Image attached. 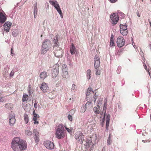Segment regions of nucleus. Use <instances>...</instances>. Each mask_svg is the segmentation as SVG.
Wrapping results in <instances>:
<instances>
[{
  "instance_id": "obj_1",
  "label": "nucleus",
  "mask_w": 151,
  "mask_h": 151,
  "mask_svg": "<svg viewBox=\"0 0 151 151\" xmlns=\"http://www.w3.org/2000/svg\"><path fill=\"white\" fill-rule=\"evenodd\" d=\"M11 146L14 151H23L26 149L27 145L26 142L19 138L16 137L13 139Z\"/></svg>"
},
{
  "instance_id": "obj_2",
  "label": "nucleus",
  "mask_w": 151,
  "mask_h": 151,
  "mask_svg": "<svg viewBox=\"0 0 151 151\" xmlns=\"http://www.w3.org/2000/svg\"><path fill=\"white\" fill-rule=\"evenodd\" d=\"M65 134L64 127L62 124H59L56 130V137L59 139H63L65 137Z\"/></svg>"
},
{
  "instance_id": "obj_3",
  "label": "nucleus",
  "mask_w": 151,
  "mask_h": 151,
  "mask_svg": "<svg viewBox=\"0 0 151 151\" xmlns=\"http://www.w3.org/2000/svg\"><path fill=\"white\" fill-rule=\"evenodd\" d=\"M52 44L51 41L48 39L45 40L43 42L41 51L42 54H45L47 51L50 50Z\"/></svg>"
},
{
  "instance_id": "obj_4",
  "label": "nucleus",
  "mask_w": 151,
  "mask_h": 151,
  "mask_svg": "<svg viewBox=\"0 0 151 151\" xmlns=\"http://www.w3.org/2000/svg\"><path fill=\"white\" fill-rule=\"evenodd\" d=\"M75 139L79 143L82 144L84 140L85 136L80 131H77L74 134Z\"/></svg>"
},
{
  "instance_id": "obj_5",
  "label": "nucleus",
  "mask_w": 151,
  "mask_h": 151,
  "mask_svg": "<svg viewBox=\"0 0 151 151\" xmlns=\"http://www.w3.org/2000/svg\"><path fill=\"white\" fill-rule=\"evenodd\" d=\"M93 111L95 114H99L103 116L104 117H105L106 110H105V111H104L103 108V109L102 111L101 109H100V106L99 105H97L96 106L94 107L93 109Z\"/></svg>"
},
{
  "instance_id": "obj_6",
  "label": "nucleus",
  "mask_w": 151,
  "mask_h": 151,
  "mask_svg": "<svg viewBox=\"0 0 151 151\" xmlns=\"http://www.w3.org/2000/svg\"><path fill=\"white\" fill-rule=\"evenodd\" d=\"M68 71L66 65L63 64L62 65V76L64 79H66L69 77Z\"/></svg>"
},
{
  "instance_id": "obj_7",
  "label": "nucleus",
  "mask_w": 151,
  "mask_h": 151,
  "mask_svg": "<svg viewBox=\"0 0 151 151\" xmlns=\"http://www.w3.org/2000/svg\"><path fill=\"white\" fill-rule=\"evenodd\" d=\"M44 145L47 149L49 150H52L54 148V143L50 141H45L44 142Z\"/></svg>"
},
{
  "instance_id": "obj_8",
  "label": "nucleus",
  "mask_w": 151,
  "mask_h": 151,
  "mask_svg": "<svg viewBox=\"0 0 151 151\" xmlns=\"http://www.w3.org/2000/svg\"><path fill=\"white\" fill-rule=\"evenodd\" d=\"M116 43L119 47H122L125 45L124 39L121 36L118 37L117 39Z\"/></svg>"
},
{
  "instance_id": "obj_9",
  "label": "nucleus",
  "mask_w": 151,
  "mask_h": 151,
  "mask_svg": "<svg viewBox=\"0 0 151 151\" xmlns=\"http://www.w3.org/2000/svg\"><path fill=\"white\" fill-rule=\"evenodd\" d=\"M110 18L111 20L112 24L114 25H115L119 20V18L118 14L113 13L110 16Z\"/></svg>"
},
{
  "instance_id": "obj_10",
  "label": "nucleus",
  "mask_w": 151,
  "mask_h": 151,
  "mask_svg": "<svg viewBox=\"0 0 151 151\" xmlns=\"http://www.w3.org/2000/svg\"><path fill=\"white\" fill-rule=\"evenodd\" d=\"M120 33L123 36L127 35L128 33V30L126 25H123L121 24L120 25Z\"/></svg>"
},
{
  "instance_id": "obj_11",
  "label": "nucleus",
  "mask_w": 151,
  "mask_h": 151,
  "mask_svg": "<svg viewBox=\"0 0 151 151\" xmlns=\"http://www.w3.org/2000/svg\"><path fill=\"white\" fill-rule=\"evenodd\" d=\"M9 124L11 126H12L15 124L16 119L15 118V115L13 113L12 111L10 113L9 117Z\"/></svg>"
},
{
  "instance_id": "obj_12",
  "label": "nucleus",
  "mask_w": 151,
  "mask_h": 151,
  "mask_svg": "<svg viewBox=\"0 0 151 151\" xmlns=\"http://www.w3.org/2000/svg\"><path fill=\"white\" fill-rule=\"evenodd\" d=\"M94 68L95 69H96L99 68L100 66V59L99 56L96 55L94 58Z\"/></svg>"
},
{
  "instance_id": "obj_13",
  "label": "nucleus",
  "mask_w": 151,
  "mask_h": 151,
  "mask_svg": "<svg viewBox=\"0 0 151 151\" xmlns=\"http://www.w3.org/2000/svg\"><path fill=\"white\" fill-rule=\"evenodd\" d=\"M12 25V23L10 22H6L3 25L4 30L7 32H9Z\"/></svg>"
},
{
  "instance_id": "obj_14",
  "label": "nucleus",
  "mask_w": 151,
  "mask_h": 151,
  "mask_svg": "<svg viewBox=\"0 0 151 151\" xmlns=\"http://www.w3.org/2000/svg\"><path fill=\"white\" fill-rule=\"evenodd\" d=\"M6 14L3 11V12H0V23L3 24L6 21Z\"/></svg>"
},
{
  "instance_id": "obj_15",
  "label": "nucleus",
  "mask_w": 151,
  "mask_h": 151,
  "mask_svg": "<svg viewBox=\"0 0 151 151\" xmlns=\"http://www.w3.org/2000/svg\"><path fill=\"white\" fill-rule=\"evenodd\" d=\"M35 133L34 139L35 142L37 143L39 141V135L38 132L35 129L34 130Z\"/></svg>"
},
{
  "instance_id": "obj_16",
  "label": "nucleus",
  "mask_w": 151,
  "mask_h": 151,
  "mask_svg": "<svg viewBox=\"0 0 151 151\" xmlns=\"http://www.w3.org/2000/svg\"><path fill=\"white\" fill-rule=\"evenodd\" d=\"M92 106H93L92 103L91 101H88L85 106V107H83L84 109V111H81V112L82 113L84 112L85 111L86 109H89L91 108Z\"/></svg>"
},
{
  "instance_id": "obj_17",
  "label": "nucleus",
  "mask_w": 151,
  "mask_h": 151,
  "mask_svg": "<svg viewBox=\"0 0 151 151\" xmlns=\"http://www.w3.org/2000/svg\"><path fill=\"white\" fill-rule=\"evenodd\" d=\"M48 88V87L47 84L45 82L42 83L40 86V88L43 91L47 89Z\"/></svg>"
},
{
  "instance_id": "obj_18",
  "label": "nucleus",
  "mask_w": 151,
  "mask_h": 151,
  "mask_svg": "<svg viewBox=\"0 0 151 151\" xmlns=\"http://www.w3.org/2000/svg\"><path fill=\"white\" fill-rule=\"evenodd\" d=\"M47 76V73L45 71L41 72L40 75V78L41 79L44 80Z\"/></svg>"
},
{
  "instance_id": "obj_19",
  "label": "nucleus",
  "mask_w": 151,
  "mask_h": 151,
  "mask_svg": "<svg viewBox=\"0 0 151 151\" xmlns=\"http://www.w3.org/2000/svg\"><path fill=\"white\" fill-rule=\"evenodd\" d=\"M59 73V68L58 67L56 70L54 69L53 71L52 75L53 78H55L58 75Z\"/></svg>"
},
{
  "instance_id": "obj_20",
  "label": "nucleus",
  "mask_w": 151,
  "mask_h": 151,
  "mask_svg": "<svg viewBox=\"0 0 151 151\" xmlns=\"http://www.w3.org/2000/svg\"><path fill=\"white\" fill-rule=\"evenodd\" d=\"M76 48L73 43L72 44V47L70 48V52L72 55H73L75 52Z\"/></svg>"
},
{
  "instance_id": "obj_21",
  "label": "nucleus",
  "mask_w": 151,
  "mask_h": 151,
  "mask_svg": "<svg viewBox=\"0 0 151 151\" xmlns=\"http://www.w3.org/2000/svg\"><path fill=\"white\" fill-rule=\"evenodd\" d=\"M6 107L8 109H11L13 107V105L11 103H8L5 104Z\"/></svg>"
},
{
  "instance_id": "obj_22",
  "label": "nucleus",
  "mask_w": 151,
  "mask_h": 151,
  "mask_svg": "<svg viewBox=\"0 0 151 151\" xmlns=\"http://www.w3.org/2000/svg\"><path fill=\"white\" fill-rule=\"evenodd\" d=\"M58 37L57 36H55L54 37L53 41L54 44H55V46H58Z\"/></svg>"
},
{
  "instance_id": "obj_23",
  "label": "nucleus",
  "mask_w": 151,
  "mask_h": 151,
  "mask_svg": "<svg viewBox=\"0 0 151 151\" xmlns=\"http://www.w3.org/2000/svg\"><path fill=\"white\" fill-rule=\"evenodd\" d=\"M111 134L109 135V137L107 140V144L110 145L112 143V140L111 138Z\"/></svg>"
},
{
  "instance_id": "obj_24",
  "label": "nucleus",
  "mask_w": 151,
  "mask_h": 151,
  "mask_svg": "<svg viewBox=\"0 0 151 151\" xmlns=\"http://www.w3.org/2000/svg\"><path fill=\"white\" fill-rule=\"evenodd\" d=\"M90 138L91 139V142L93 143L96 139V134L93 135L91 137H90Z\"/></svg>"
},
{
  "instance_id": "obj_25",
  "label": "nucleus",
  "mask_w": 151,
  "mask_h": 151,
  "mask_svg": "<svg viewBox=\"0 0 151 151\" xmlns=\"http://www.w3.org/2000/svg\"><path fill=\"white\" fill-rule=\"evenodd\" d=\"M28 96L27 94H24L23 95L22 98V101L23 102L27 101L28 100Z\"/></svg>"
},
{
  "instance_id": "obj_26",
  "label": "nucleus",
  "mask_w": 151,
  "mask_h": 151,
  "mask_svg": "<svg viewBox=\"0 0 151 151\" xmlns=\"http://www.w3.org/2000/svg\"><path fill=\"white\" fill-rule=\"evenodd\" d=\"M114 37L112 35L111 36L110 41V45L111 46H114L115 45V43L114 40Z\"/></svg>"
},
{
  "instance_id": "obj_27",
  "label": "nucleus",
  "mask_w": 151,
  "mask_h": 151,
  "mask_svg": "<svg viewBox=\"0 0 151 151\" xmlns=\"http://www.w3.org/2000/svg\"><path fill=\"white\" fill-rule=\"evenodd\" d=\"M24 119L25 121V123L27 124L29 121V117L28 115L26 114H25L24 116Z\"/></svg>"
},
{
  "instance_id": "obj_28",
  "label": "nucleus",
  "mask_w": 151,
  "mask_h": 151,
  "mask_svg": "<svg viewBox=\"0 0 151 151\" xmlns=\"http://www.w3.org/2000/svg\"><path fill=\"white\" fill-rule=\"evenodd\" d=\"M61 50H57L55 52V55L56 57H59L61 55Z\"/></svg>"
},
{
  "instance_id": "obj_29",
  "label": "nucleus",
  "mask_w": 151,
  "mask_h": 151,
  "mask_svg": "<svg viewBox=\"0 0 151 151\" xmlns=\"http://www.w3.org/2000/svg\"><path fill=\"white\" fill-rule=\"evenodd\" d=\"M92 93H93L92 90V88H88L86 92V95L87 96L90 95Z\"/></svg>"
},
{
  "instance_id": "obj_30",
  "label": "nucleus",
  "mask_w": 151,
  "mask_h": 151,
  "mask_svg": "<svg viewBox=\"0 0 151 151\" xmlns=\"http://www.w3.org/2000/svg\"><path fill=\"white\" fill-rule=\"evenodd\" d=\"M104 106H103V108L104 109V111H105V110H106V106L107 104V98H106L104 99Z\"/></svg>"
},
{
  "instance_id": "obj_31",
  "label": "nucleus",
  "mask_w": 151,
  "mask_h": 151,
  "mask_svg": "<svg viewBox=\"0 0 151 151\" xmlns=\"http://www.w3.org/2000/svg\"><path fill=\"white\" fill-rule=\"evenodd\" d=\"M25 133L26 135L28 136H30L32 134V132L28 130H25Z\"/></svg>"
},
{
  "instance_id": "obj_32",
  "label": "nucleus",
  "mask_w": 151,
  "mask_h": 151,
  "mask_svg": "<svg viewBox=\"0 0 151 151\" xmlns=\"http://www.w3.org/2000/svg\"><path fill=\"white\" fill-rule=\"evenodd\" d=\"M91 72L90 70H88L87 71V76L88 79H89L91 78Z\"/></svg>"
},
{
  "instance_id": "obj_33",
  "label": "nucleus",
  "mask_w": 151,
  "mask_h": 151,
  "mask_svg": "<svg viewBox=\"0 0 151 151\" xmlns=\"http://www.w3.org/2000/svg\"><path fill=\"white\" fill-rule=\"evenodd\" d=\"M75 109H71L68 113H69V114H70L71 115L73 116L75 113Z\"/></svg>"
},
{
  "instance_id": "obj_34",
  "label": "nucleus",
  "mask_w": 151,
  "mask_h": 151,
  "mask_svg": "<svg viewBox=\"0 0 151 151\" xmlns=\"http://www.w3.org/2000/svg\"><path fill=\"white\" fill-rule=\"evenodd\" d=\"M65 127L67 131L70 133H71L73 130V128L71 127L67 128L65 126Z\"/></svg>"
},
{
  "instance_id": "obj_35",
  "label": "nucleus",
  "mask_w": 151,
  "mask_h": 151,
  "mask_svg": "<svg viewBox=\"0 0 151 151\" xmlns=\"http://www.w3.org/2000/svg\"><path fill=\"white\" fill-rule=\"evenodd\" d=\"M109 121L108 120H106V129L107 130H109Z\"/></svg>"
},
{
  "instance_id": "obj_36",
  "label": "nucleus",
  "mask_w": 151,
  "mask_h": 151,
  "mask_svg": "<svg viewBox=\"0 0 151 151\" xmlns=\"http://www.w3.org/2000/svg\"><path fill=\"white\" fill-rule=\"evenodd\" d=\"M95 69L96 71V74L97 75H100L101 74V70L99 69V68Z\"/></svg>"
},
{
  "instance_id": "obj_37",
  "label": "nucleus",
  "mask_w": 151,
  "mask_h": 151,
  "mask_svg": "<svg viewBox=\"0 0 151 151\" xmlns=\"http://www.w3.org/2000/svg\"><path fill=\"white\" fill-rule=\"evenodd\" d=\"M34 117L33 119V120H37V118H39V116L38 115H37L36 114L33 113Z\"/></svg>"
},
{
  "instance_id": "obj_38",
  "label": "nucleus",
  "mask_w": 151,
  "mask_h": 151,
  "mask_svg": "<svg viewBox=\"0 0 151 151\" xmlns=\"http://www.w3.org/2000/svg\"><path fill=\"white\" fill-rule=\"evenodd\" d=\"M57 11L58 12V13L60 14L61 17V18H63V13H62V11L60 9V8H59V9H56Z\"/></svg>"
},
{
  "instance_id": "obj_39",
  "label": "nucleus",
  "mask_w": 151,
  "mask_h": 151,
  "mask_svg": "<svg viewBox=\"0 0 151 151\" xmlns=\"http://www.w3.org/2000/svg\"><path fill=\"white\" fill-rule=\"evenodd\" d=\"M28 91L29 96H30L32 94V89L31 86H29V88L28 89Z\"/></svg>"
},
{
  "instance_id": "obj_40",
  "label": "nucleus",
  "mask_w": 151,
  "mask_h": 151,
  "mask_svg": "<svg viewBox=\"0 0 151 151\" xmlns=\"http://www.w3.org/2000/svg\"><path fill=\"white\" fill-rule=\"evenodd\" d=\"M72 115H71L70 114H68V120L70 122H72L73 121V117L72 116Z\"/></svg>"
},
{
  "instance_id": "obj_41",
  "label": "nucleus",
  "mask_w": 151,
  "mask_h": 151,
  "mask_svg": "<svg viewBox=\"0 0 151 151\" xmlns=\"http://www.w3.org/2000/svg\"><path fill=\"white\" fill-rule=\"evenodd\" d=\"M33 13L34 14V17L36 18L37 16V9H33Z\"/></svg>"
},
{
  "instance_id": "obj_42",
  "label": "nucleus",
  "mask_w": 151,
  "mask_h": 151,
  "mask_svg": "<svg viewBox=\"0 0 151 151\" xmlns=\"http://www.w3.org/2000/svg\"><path fill=\"white\" fill-rule=\"evenodd\" d=\"M122 53V51L121 50H119L116 52V55H121Z\"/></svg>"
},
{
  "instance_id": "obj_43",
  "label": "nucleus",
  "mask_w": 151,
  "mask_h": 151,
  "mask_svg": "<svg viewBox=\"0 0 151 151\" xmlns=\"http://www.w3.org/2000/svg\"><path fill=\"white\" fill-rule=\"evenodd\" d=\"M49 2L51 4H52L54 6L57 3V1H55V2L52 1H49Z\"/></svg>"
},
{
  "instance_id": "obj_44",
  "label": "nucleus",
  "mask_w": 151,
  "mask_h": 151,
  "mask_svg": "<svg viewBox=\"0 0 151 151\" xmlns=\"http://www.w3.org/2000/svg\"><path fill=\"white\" fill-rule=\"evenodd\" d=\"M103 100V99H99V100L97 102V103L98 104L97 105H101V104Z\"/></svg>"
},
{
  "instance_id": "obj_45",
  "label": "nucleus",
  "mask_w": 151,
  "mask_h": 151,
  "mask_svg": "<svg viewBox=\"0 0 151 151\" xmlns=\"http://www.w3.org/2000/svg\"><path fill=\"white\" fill-rule=\"evenodd\" d=\"M18 35V33L16 31H14L12 33V35L14 37H16Z\"/></svg>"
},
{
  "instance_id": "obj_46",
  "label": "nucleus",
  "mask_w": 151,
  "mask_h": 151,
  "mask_svg": "<svg viewBox=\"0 0 151 151\" xmlns=\"http://www.w3.org/2000/svg\"><path fill=\"white\" fill-rule=\"evenodd\" d=\"M54 7L56 9H59V8H60V6L59 4L58 3L55 5L54 6Z\"/></svg>"
},
{
  "instance_id": "obj_47",
  "label": "nucleus",
  "mask_w": 151,
  "mask_h": 151,
  "mask_svg": "<svg viewBox=\"0 0 151 151\" xmlns=\"http://www.w3.org/2000/svg\"><path fill=\"white\" fill-rule=\"evenodd\" d=\"M4 97H2L0 95V101L3 102L5 100Z\"/></svg>"
},
{
  "instance_id": "obj_48",
  "label": "nucleus",
  "mask_w": 151,
  "mask_h": 151,
  "mask_svg": "<svg viewBox=\"0 0 151 151\" xmlns=\"http://www.w3.org/2000/svg\"><path fill=\"white\" fill-rule=\"evenodd\" d=\"M97 98V96L96 95V93L94 95L93 101L94 103H95L96 99Z\"/></svg>"
},
{
  "instance_id": "obj_49",
  "label": "nucleus",
  "mask_w": 151,
  "mask_h": 151,
  "mask_svg": "<svg viewBox=\"0 0 151 151\" xmlns=\"http://www.w3.org/2000/svg\"><path fill=\"white\" fill-rule=\"evenodd\" d=\"M37 101H35L34 104V106L35 108H36L37 107Z\"/></svg>"
},
{
  "instance_id": "obj_50",
  "label": "nucleus",
  "mask_w": 151,
  "mask_h": 151,
  "mask_svg": "<svg viewBox=\"0 0 151 151\" xmlns=\"http://www.w3.org/2000/svg\"><path fill=\"white\" fill-rule=\"evenodd\" d=\"M37 2H36L35 3V4L34 5L33 9H37Z\"/></svg>"
},
{
  "instance_id": "obj_51",
  "label": "nucleus",
  "mask_w": 151,
  "mask_h": 151,
  "mask_svg": "<svg viewBox=\"0 0 151 151\" xmlns=\"http://www.w3.org/2000/svg\"><path fill=\"white\" fill-rule=\"evenodd\" d=\"M76 85L74 84H73L72 85V89L73 90H74L76 89Z\"/></svg>"
},
{
  "instance_id": "obj_52",
  "label": "nucleus",
  "mask_w": 151,
  "mask_h": 151,
  "mask_svg": "<svg viewBox=\"0 0 151 151\" xmlns=\"http://www.w3.org/2000/svg\"><path fill=\"white\" fill-rule=\"evenodd\" d=\"M45 6H46V9H48L49 8V4L48 3H46L45 4Z\"/></svg>"
},
{
  "instance_id": "obj_53",
  "label": "nucleus",
  "mask_w": 151,
  "mask_h": 151,
  "mask_svg": "<svg viewBox=\"0 0 151 151\" xmlns=\"http://www.w3.org/2000/svg\"><path fill=\"white\" fill-rule=\"evenodd\" d=\"M34 123L35 124H39V122L37 121V120H34Z\"/></svg>"
},
{
  "instance_id": "obj_54",
  "label": "nucleus",
  "mask_w": 151,
  "mask_h": 151,
  "mask_svg": "<svg viewBox=\"0 0 151 151\" xmlns=\"http://www.w3.org/2000/svg\"><path fill=\"white\" fill-rule=\"evenodd\" d=\"M111 3H114L116 2L117 0H109Z\"/></svg>"
},
{
  "instance_id": "obj_55",
  "label": "nucleus",
  "mask_w": 151,
  "mask_h": 151,
  "mask_svg": "<svg viewBox=\"0 0 151 151\" xmlns=\"http://www.w3.org/2000/svg\"><path fill=\"white\" fill-rule=\"evenodd\" d=\"M109 120H109H110V116H109V115H107V116H106V120Z\"/></svg>"
},
{
  "instance_id": "obj_56",
  "label": "nucleus",
  "mask_w": 151,
  "mask_h": 151,
  "mask_svg": "<svg viewBox=\"0 0 151 151\" xmlns=\"http://www.w3.org/2000/svg\"><path fill=\"white\" fill-rule=\"evenodd\" d=\"M14 72H13V71H12L10 74V76H13L14 75Z\"/></svg>"
},
{
  "instance_id": "obj_57",
  "label": "nucleus",
  "mask_w": 151,
  "mask_h": 151,
  "mask_svg": "<svg viewBox=\"0 0 151 151\" xmlns=\"http://www.w3.org/2000/svg\"><path fill=\"white\" fill-rule=\"evenodd\" d=\"M143 65H144V68L146 70H147V66L146 65V64H144Z\"/></svg>"
},
{
  "instance_id": "obj_58",
  "label": "nucleus",
  "mask_w": 151,
  "mask_h": 151,
  "mask_svg": "<svg viewBox=\"0 0 151 151\" xmlns=\"http://www.w3.org/2000/svg\"><path fill=\"white\" fill-rule=\"evenodd\" d=\"M137 16L138 17H140V14H139V12H137Z\"/></svg>"
},
{
  "instance_id": "obj_59",
  "label": "nucleus",
  "mask_w": 151,
  "mask_h": 151,
  "mask_svg": "<svg viewBox=\"0 0 151 151\" xmlns=\"http://www.w3.org/2000/svg\"><path fill=\"white\" fill-rule=\"evenodd\" d=\"M148 21H149V23H150V27H151V22L150 21V20L149 19H148Z\"/></svg>"
},
{
  "instance_id": "obj_60",
  "label": "nucleus",
  "mask_w": 151,
  "mask_h": 151,
  "mask_svg": "<svg viewBox=\"0 0 151 151\" xmlns=\"http://www.w3.org/2000/svg\"><path fill=\"white\" fill-rule=\"evenodd\" d=\"M11 54H13V48H12L11 50Z\"/></svg>"
},
{
  "instance_id": "obj_61",
  "label": "nucleus",
  "mask_w": 151,
  "mask_h": 151,
  "mask_svg": "<svg viewBox=\"0 0 151 151\" xmlns=\"http://www.w3.org/2000/svg\"><path fill=\"white\" fill-rule=\"evenodd\" d=\"M142 141L143 142H144V143H145V142H147V141H146V140H143Z\"/></svg>"
},
{
  "instance_id": "obj_62",
  "label": "nucleus",
  "mask_w": 151,
  "mask_h": 151,
  "mask_svg": "<svg viewBox=\"0 0 151 151\" xmlns=\"http://www.w3.org/2000/svg\"><path fill=\"white\" fill-rule=\"evenodd\" d=\"M148 73H149V75L150 76V72H149V71H148Z\"/></svg>"
},
{
  "instance_id": "obj_63",
  "label": "nucleus",
  "mask_w": 151,
  "mask_h": 151,
  "mask_svg": "<svg viewBox=\"0 0 151 151\" xmlns=\"http://www.w3.org/2000/svg\"><path fill=\"white\" fill-rule=\"evenodd\" d=\"M42 35H41V37H42Z\"/></svg>"
},
{
  "instance_id": "obj_64",
  "label": "nucleus",
  "mask_w": 151,
  "mask_h": 151,
  "mask_svg": "<svg viewBox=\"0 0 151 151\" xmlns=\"http://www.w3.org/2000/svg\"><path fill=\"white\" fill-rule=\"evenodd\" d=\"M54 67H55V66H53V68H54Z\"/></svg>"
}]
</instances>
